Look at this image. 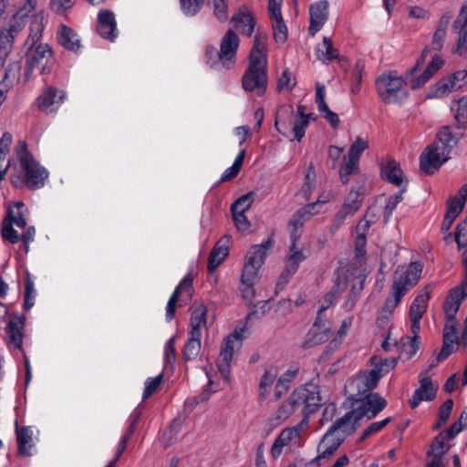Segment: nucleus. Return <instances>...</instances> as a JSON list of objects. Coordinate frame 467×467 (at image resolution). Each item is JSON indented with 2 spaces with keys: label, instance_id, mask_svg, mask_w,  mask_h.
<instances>
[{
  "label": "nucleus",
  "instance_id": "obj_1",
  "mask_svg": "<svg viewBox=\"0 0 467 467\" xmlns=\"http://www.w3.org/2000/svg\"><path fill=\"white\" fill-rule=\"evenodd\" d=\"M323 403L318 387L313 383L295 389L289 398L275 411L270 419L274 426L282 424L291 415L300 410L305 416L315 412Z\"/></svg>",
  "mask_w": 467,
  "mask_h": 467
},
{
  "label": "nucleus",
  "instance_id": "obj_2",
  "mask_svg": "<svg viewBox=\"0 0 467 467\" xmlns=\"http://www.w3.org/2000/svg\"><path fill=\"white\" fill-rule=\"evenodd\" d=\"M449 127H442L437 133V141L428 146L420 157V168L425 174H432L448 160L450 150L455 145Z\"/></svg>",
  "mask_w": 467,
  "mask_h": 467
},
{
  "label": "nucleus",
  "instance_id": "obj_3",
  "mask_svg": "<svg viewBox=\"0 0 467 467\" xmlns=\"http://www.w3.org/2000/svg\"><path fill=\"white\" fill-rule=\"evenodd\" d=\"M406 77L397 71H387L376 79V90L386 104H401L409 96Z\"/></svg>",
  "mask_w": 467,
  "mask_h": 467
},
{
  "label": "nucleus",
  "instance_id": "obj_4",
  "mask_svg": "<svg viewBox=\"0 0 467 467\" xmlns=\"http://www.w3.org/2000/svg\"><path fill=\"white\" fill-rule=\"evenodd\" d=\"M25 207L24 202H16L14 207L9 206L7 209L6 215L2 222V236L5 240L11 244H16L20 238L24 242V251L26 254L28 251V240H29V230L19 234L17 231L14 229V224L20 229H25L26 226V220L22 213L21 209Z\"/></svg>",
  "mask_w": 467,
  "mask_h": 467
},
{
  "label": "nucleus",
  "instance_id": "obj_5",
  "mask_svg": "<svg viewBox=\"0 0 467 467\" xmlns=\"http://www.w3.org/2000/svg\"><path fill=\"white\" fill-rule=\"evenodd\" d=\"M26 317L25 315L12 314L6 327L7 339L6 343L10 348H15L23 353L25 363V385L29 384V358L23 349L24 330Z\"/></svg>",
  "mask_w": 467,
  "mask_h": 467
},
{
  "label": "nucleus",
  "instance_id": "obj_6",
  "mask_svg": "<svg viewBox=\"0 0 467 467\" xmlns=\"http://www.w3.org/2000/svg\"><path fill=\"white\" fill-rule=\"evenodd\" d=\"M242 345L241 334L234 331L229 335L222 345L221 351L217 359L218 369L225 380L230 379V368L235 350Z\"/></svg>",
  "mask_w": 467,
  "mask_h": 467
},
{
  "label": "nucleus",
  "instance_id": "obj_7",
  "mask_svg": "<svg viewBox=\"0 0 467 467\" xmlns=\"http://www.w3.org/2000/svg\"><path fill=\"white\" fill-rule=\"evenodd\" d=\"M351 404L358 411V415L370 420L385 409L387 401L378 393L369 392L363 397L354 399Z\"/></svg>",
  "mask_w": 467,
  "mask_h": 467
},
{
  "label": "nucleus",
  "instance_id": "obj_8",
  "mask_svg": "<svg viewBox=\"0 0 467 467\" xmlns=\"http://www.w3.org/2000/svg\"><path fill=\"white\" fill-rule=\"evenodd\" d=\"M325 202H327L326 200H318L300 208L294 213L288 223L291 240L297 241L300 238L305 223L317 214L319 212L318 208Z\"/></svg>",
  "mask_w": 467,
  "mask_h": 467
},
{
  "label": "nucleus",
  "instance_id": "obj_9",
  "mask_svg": "<svg viewBox=\"0 0 467 467\" xmlns=\"http://www.w3.org/2000/svg\"><path fill=\"white\" fill-rule=\"evenodd\" d=\"M422 271L420 263H411L405 270H398L394 276L392 290H399L404 295L420 280Z\"/></svg>",
  "mask_w": 467,
  "mask_h": 467
},
{
  "label": "nucleus",
  "instance_id": "obj_10",
  "mask_svg": "<svg viewBox=\"0 0 467 467\" xmlns=\"http://www.w3.org/2000/svg\"><path fill=\"white\" fill-rule=\"evenodd\" d=\"M239 42L238 36L232 29L227 30L221 40V61H223V67L226 69L231 68L235 64Z\"/></svg>",
  "mask_w": 467,
  "mask_h": 467
},
{
  "label": "nucleus",
  "instance_id": "obj_11",
  "mask_svg": "<svg viewBox=\"0 0 467 467\" xmlns=\"http://www.w3.org/2000/svg\"><path fill=\"white\" fill-rule=\"evenodd\" d=\"M343 442V437L336 433L331 428L326 432L317 446V456L314 462L318 464L322 463L323 460L329 459L339 448Z\"/></svg>",
  "mask_w": 467,
  "mask_h": 467
},
{
  "label": "nucleus",
  "instance_id": "obj_12",
  "mask_svg": "<svg viewBox=\"0 0 467 467\" xmlns=\"http://www.w3.org/2000/svg\"><path fill=\"white\" fill-rule=\"evenodd\" d=\"M242 84L246 91H255L258 96H263L267 87L266 70L248 67L242 78Z\"/></svg>",
  "mask_w": 467,
  "mask_h": 467
},
{
  "label": "nucleus",
  "instance_id": "obj_13",
  "mask_svg": "<svg viewBox=\"0 0 467 467\" xmlns=\"http://www.w3.org/2000/svg\"><path fill=\"white\" fill-rule=\"evenodd\" d=\"M346 288V284L344 283L342 285V287H340V285L337 284L330 292L327 293L323 299L320 302V308L318 310L317 315V320L315 323V328L308 334L309 339L306 341V345H316L320 343L323 337H318V332L319 327L317 323L321 320L322 314L325 310H327L330 306L334 304V302L337 299V295L342 292Z\"/></svg>",
  "mask_w": 467,
  "mask_h": 467
},
{
  "label": "nucleus",
  "instance_id": "obj_14",
  "mask_svg": "<svg viewBox=\"0 0 467 467\" xmlns=\"http://www.w3.org/2000/svg\"><path fill=\"white\" fill-rule=\"evenodd\" d=\"M467 297V279H464L460 286L454 287L443 305L447 320L455 319L462 302Z\"/></svg>",
  "mask_w": 467,
  "mask_h": 467
},
{
  "label": "nucleus",
  "instance_id": "obj_15",
  "mask_svg": "<svg viewBox=\"0 0 467 467\" xmlns=\"http://www.w3.org/2000/svg\"><path fill=\"white\" fill-rule=\"evenodd\" d=\"M419 378L420 385L409 400L410 406L412 409L418 407L423 400H432L438 389V385L434 384L429 377L424 376L422 372L420 374Z\"/></svg>",
  "mask_w": 467,
  "mask_h": 467
},
{
  "label": "nucleus",
  "instance_id": "obj_16",
  "mask_svg": "<svg viewBox=\"0 0 467 467\" xmlns=\"http://www.w3.org/2000/svg\"><path fill=\"white\" fill-rule=\"evenodd\" d=\"M467 77L465 71H457L451 76L441 78L431 89V96L435 98L444 97L461 88L460 81Z\"/></svg>",
  "mask_w": 467,
  "mask_h": 467
},
{
  "label": "nucleus",
  "instance_id": "obj_17",
  "mask_svg": "<svg viewBox=\"0 0 467 467\" xmlns=\"http://www.w3.org/2000/svg\"><path fill=\"white\" fill-rule=\"evenodd\" d=\"M65 98L66 94L64 91L48 87L38 98L37 107L45 113H52L60 107Z\"/></svg>",
  "mask_w": 467,
  "mask_h": 467
},
{
  "label": "nucleus",
  "instance_id": "obj_18",
  "mask_svg": "<svg viewBox=\"0 0 467 467\" xmlns=\"http://www.w3.org/2000/svg\"><path fill=\"white\" fill-rule=\"evenodd\" d=\"M266 36L257 33L254 36V46L250 52V64L248 67L266 70Z\"/></svg>",
  "mask_w": 467,
  "mask_h": 467
},
{
  "label": "nucleus",
  "instance_id": "obj_19",
  "mask_svg": "<svg viewBox=\"0 0 467 467\" xmlns=\"http://www.w3.org/2000/svg\"><path fill=\"white\" fill-rule=\"evenodd\" d=\"M310 26L309 35L314 36L324 26L328 16V2L327 0L318 1L310 5Z\"/></svg>",
  "mask_w": 467,
  "mask_h": 467
},
{
  "label": "nucleus",
  "instance_id": "obj_20",
  "mask_svg": "<svg viewBox=\"0 0 467 467\" xmlns=\"http://www.w3.org/2000/svg\"><path fill=\"white\" fill-rule=\"evenodd\" d=\"M97 31L99 36L109 41H114L118 35L117 22L113 12L102 10L98 15Z\"/></svg>",
  "mask_w": 467,
  "mask_h": 467
},
{
  "label": "nucleus",
  "instance_id": "obj_21",
  "mask_svg": "<svg viewBox=\"0 0 467 467\" xmlns=\"http://www.w3.org/2000/svg\"><path fill=\"white\" fill-rule=\"evenodd\" d=\"M362 416L358 415V411L350 404V410L346 413L343 417L339 418L330 427L336 432L337 431H342L345 434H352L357 427L359 425V421L362 420Z\"/></svg>",
  "mask_w": 467,
  "mask_h": 467
},
{
  "label": "nucleus",
  "instance_id": "obj_22",
  "mask_svg": "<svg viewBox=\"0 0 467 467\" xmlns=\"http://www.w3.org/2000/svg\"><path fill=\"white\" fill-rule=\"evenodd\" d=\"M57 38L59 45L67 50L77 52L81 47V41L78 34L64 24L58 26Z\"/></svg>",
  "mask_w": 467,
  "mask_h": 467
},
{
  "label": "nucleus",
  "instance_id": "obj_23",
  "mask_svg": "<svg viewBox=\"0 0 467 467\" xmlns=\"http://www.w3.org/2000/svg\"><path fill=\"white\" fill-rule=\"evenodd\" d=\"M52 51L48 45L39 44L31 57V68L40 67L42 73L49 72L51 69Z\"/></svg>",
  "mask_w": 467,
  "mask_h": 467
},
{
  "label": "nucleus",
  "instance_id": "obj_24",
  "mask_svg": "<svg viewBox=\"0 0 467 467\" xmlns=\"http://www.w3.org/2000/svg\"><path fill=\"white\" fill-rule=\"evenodd\" d=\"M300 427L296 426L292 428L284 429L278 437L275 439L271 448V454L274 458L281 455L283 449L287 446L293 439L299 437Z\"/></svg>",
  "mask_w": 467,
  "mask_h": 467
},
{
  "label": "nucleus",
  "instance_id": "obj_25",
  "mask_svg": "<svg viewBox=\"0 0 467 467\" xmlns=\"http://www.w3.org/2000/svg\"><path fill=\"white\" fill-rule=\"evenodd\" d=\"M316 103L317 104L318 110L323 114V117L328 121V123L332 127L337 128L339 124V118L337 113L329 109L325 101L324 85H317Z\"/></svg>",
  "mask_w": 467,
  "mask_h": 467
},
{
  "label": "nucleus",
  "instance_id": "obj_26",
  "mask_svg": "<svg viewBox=\"0 0 467 467\" xmlns=\"http://www.w3.org/2000/svg\"><path fill=\"white\" fill-rule=\"evenodd\" d=\"M428 52H429L428 49L425 48L421 54L420 58L417 62V64L411 69H410L405 75L407 83L409 82L410 84V87L412 89H417V88L422 87L432 77L429 72L424 70L423 73H421L419 77L413 78L418 68L423 65Z\"/></svg>",
  "mask_w": 467,
  "mask_h": 467
},
{
  "label": "nucleus",
  "instance_id": "obj_27",
  "mask_svg": "<svg viewBox=\"0 0 467 467\" xmlns=\"http://www.w3.org/2000/svg\"><path fill=\"white\" fill-rule=\"evenodd\" d=\"M428 52H429L428 49L425 48L421 54L420 58L417 62V64L411 69H410L405 75L407 83L409 82L410 84V87L412 89H417V88L422 87L432 77L429 72L424 70L423 73H421L419 77L413 78L418 68L423 65Z\"/></svg>",
  "mask_w": 467,
  "mask_h": 467
},
{
  "label": "nucleus",
  "instance_id": "obj_28",
  "mask_svg": "<svg viewBox=\"0 0 467 467\" xmlns=\"http://www.w3.org/2000/svg\"><path fill=\"white\" fill-rule=\"evenodd\" d=\"M241 34L250 36L255 26V19L250 12L239 10L231 19Z\"/></svg>",
  "mask_w": 467,
  "mask_h": 467
},
{
  "label": "nucleus",
  "instance_id": "obj_29",
  "mask_svg": "<svg viewBox=\"0 0 467 467\" xmlns=\"http://www.w3.org/2000/svg\"><path fill=\"white\" fill-rule=\"evenodd\" d=\"M272 244V241L267 240L262 244L253 245L247 253L244 262L260 269L265 263L267 250Z\"/></svg>",
  "mask_w": 467,
  "mask_h": 467
},
{
  "label": "nucleus",
  "instance_id": "obj_30",
  "mask_svg": "<svg viewBox=\"0 0 467 467\" xmlns=\"http://www.w3.org/2000/svg\"><path fill=\"white\" fill-rule=\"evenodd\" d=\"M316 55L324 64H328L339 57V51L334 47L330 37L324 36L322 42L316 47Z\"/></svg>",
  "mask_w": 467,
  "mask_h": 467
},
{
  "label": "nucleus",
  "instance_id": "obj_31",
  "mask_svg": "<svg viewBox=\"0 0 467 467\" xmlns=\"http://www.w3.org/2000/svg\"><path fill=\"white\" fill-rule=\"evenodd\" d=\"M429 298L430 291L427 288L415 297L410 307V319L422 318L428 307Z\"/></svg>",
  "mask_w": 467,
  "mask_h": 467
},
{
  "label": "nucleus",
  "instance_id": "obj_32",
  "mask_svg": "<svg viewBox=\"0 0 467 467\" xmlns=\"http://www.w3.org/2000/svg\"><path fill=\"white\" fill-rule=\"evenodd\" d=\"M382 176L389 182L400 186L402 183V171L398 162L393 160H388L381 168Z\"/></svg>",
  "mask_w": 467,
  "mask_h": 467
},
{
  "label": "nucleus",
  "instance_id": "obj_33",
  "mask_svg": "<svg viewBox=\"0 0 467 467\" xmlns=\"http://www.w3.org/2000/svg\"><path fill=\"white\" fill-rule=\"evenodd\" d=\"M39 0H31V12L36 11L34 15H31V37L33 39H39L44 30V13L43 9L38 6Z\"/></svg>",
  "mask_w": 467,
  "mask_h": 467
},
{
  "label": "nucleus",
  "instance_id": "obj_34",
  "mask_svg": "<svg viewBox=\"0 0 467 467\" xmlns=\"http://www.w3.org/2000/svg\"><path fill=\"white\" fill-rule=\"evenodd\" d=\"M305 109V106L299 105L294 120L293 133L298 141L305 136L306 130L309 124V115H306Z\"/></svg>",
  "mask_w": 467,
  "mask_h": 467
},
{
  "label": "nucleus",
  "instance_id": "obj_35",
  "mask_svg": "<svg viewBox=\"0 0 467 467\" xmlns=\"http://www.w3.org/2000/svg\"><path fill=\"white\" fill-rule=\"evenodd\" d=\"M228 247L218 243L212 250L208 259V271L213 273L228 255Z\"/></svg>",
  "mask_w": 467,
  "mask_h": 467
},
{
  "label": "nucleus",
  "instance_id": "obj_36",
  "mask_svg": "<svg viewBox=\"0 0 467 467\" xmlns=\"http://www.w3.org/2000/svg\"><path fill=\"white\" fill-rule=\"evenodd\" d=\"M47 178V171L31 159V189L42 187Z\"/></svg>",
  "mask_w": 467,
  "mask_h": 467
},
{
  "label": "nucleus",
  "instance_id": "obj_37",
  "mask_svg": "<svg viewBox=\"0 0 467 467\" xmlns=\"http://www.w3.org/2000/svg\"><path fill=\"white\" fill-rule=\"evenodd\" d=\"M362 194L358 191H350L344 200L342 209L353 216L361 207Z\"/></svg>",
  "mask_w": 467,
  "mask_h": 467
},
{
  "label": "nucleus",
  "instance_id": "obj_38",
  "mask_svg": "<svg viewBox=\"0 0 467 467\" xmlns=\"http://www.w3.org/2000/svg\"><path fill=\"white\" fill-rule=\"evenodd\" d=\"M446 435L441 432L435 437L431 444V448L427 452L429 458L442 459L444 454L448 451L449 447L445 444Z\"/></svg>",
  "mask_w": 467,
  "mask_h": 467
},
{
  "label": "nucleus",
  "instance_id": "obj_39",
  "mask_svg": "<svg viewBox=\"0 0 467 467\" xmlns=\"http://www.w3.org/2000/svg\"><path fill=\"white\" fill-rule=\"evenodd\" d=\"M296 375V370L288 369L278 379L275 389V395L277 399H280L288 391L289 385L295 379Z\"/></svg>",
  "mask_w": 467,
  "mask_h": 467
},
{
  "label": "nucleus",
  "instance_id": "obj_40",
  "mask_svg": "<svg viewBox=\"0 0 467 467\" xmlns=\"http://www.w3.org/2000/svg\"><path fill=\"white\" fill-rule=\"evenodd\" d=\"M298 267L299 265L296 262L286 256L285 268L279 276L276 286L283 289L287 285L290 277L296 273Z\"/></svg>",
  "mask_w": 467,
  "mask_h": 467
},
{
  "label": "nucleus",
  "instance_id": "obj_41",
  "mask_svg": "<svg viewBox=\"0 0 467 467\" xmlns=\"http://www.w3.org/2000/svg\"><path fill=\"white\" fill-rule=\"evenodd\" d=\"M201 338L190 336L182 350L183 358L186 361L196 358L201 350Z\"/></svg>",
  "mask_w": 467,
  "mask_h": 467
},
{
  "label": "nucleus",
  "instance_id": "obj_42",
  "mask_svg": "<svg viewBox=\"0 0 467 467\" xmlns=\"http://www.w3.org/2000/svg\"><path fill=\"white\" fill-rule=\"evenodd\" d=\"M277 376L278 368L276 367L272 366L265 368L259 383L260 394L262 396H265L268 393L269 388L273 385Z\"/></svg>",
  "mask_w": 467,
  "mask_h": 467
},
{
  "label": "nucleus",
  "instance_id": "obj_43",
  "mask_svg": "<svg viewBox=\"0 0 467 467\" xmlns=\"http://www.w3.org/2000/svg\"><path fill=\"white\" fill-rule=\"evenodd\" d=\"M370 362L374 366L375 371L380 375V378L392 370L397 365V359L393 358L378 359L376 357H373L370 358Z\"/></svg>",
  "mask_w": 467,
  "mask_h": 467
},
{
  "label": "nucleus",
  "instance_id": "obj_44",
  "mask_svg": "<svg viewBox=\"0 0 467 467\" xmlns=\"http://www.w3.org/2000/svg\"><path fill=\"white\" fill-rule=\"evenodd\" d=\"M14 40V35L10 30H2L0 33V62L2 65L5 64V58L7 57Z\"/></svg>",
  "mask_w": 467,
  "mask_h": 467
},
{
  "label": "nucleus",
  "instance_id": "obj_45",
  "mask_svg": "<svg viewBox=\"0 0 467 467\" xmlns=\"http://www.w3.org/2000/svg\"><path fill=\"white\" fill-rule=\"evenodd\" d=\"M273 35L276 43L283 44L287 39V27L283 17L271 19Z\"/></svg>",
  "mask_w": 467,
  "mask_h": 467
},
{
  "label": "nucleus",
  "instance_id": "obj_46",
  "mask_svg": "<svg viewBox=\"0 0 467 467\" xmlns=\"http://www.w3.org/2000/svg\"><path fill=\"white\" fill-rule=\"evenodd\" d=\"M449 23V19L444 17L439 23V26L436 31L433 34V38L431 42V48L434 50H441L443 47V43L446 36V28Z\"/></svg>",
  "mask_w": 467,
  "mask_h": 467
},
{
  "label": "nucleus",
  "instance_id": "obj_47",
  "mask_svg": "<svg viewBox=\"0 0 467 467\" xmlns=\"http://www.w3.org/2000/svg\"><path fill=\"white\" fill-rule=\"evenodd\" d=\"M380 379V375H379L374 368L360 372L357 375V382L367 385V388L370 390L377 387Z\"/></svg>",
  "mask_w": 467,
  "mask_h": 467
},
{
  "label": "nucleus",
  "instance_id": "obj_48",
  "mask_svg": "<svg viewBox=\"0 0 467 467\" xmlns=\"http://www.w3.org/2000/svg\"><path fill=\"white\" fill-rule=\"evenodd\" d=\"M345 390L350 395L352 400L356 398L363 397L362 395L365 396L371 391L367 388V385L357 382V376L348 380Z\"/></svg>",
  "mask_w": 467,
  "mask_h": 467
},
{
  "label": "nucleus",
  "instance_id": "obj_49",
  "mask_svg": "<svg viewBox=\"0 0 467 467\" xmlns=\"http://www.w3.org/2000/svg\"><path fill=\"white\" fill-rule=\"evenodd\" d=\"M296 78L292 72L286 68L279 76L277 79V89L279 92H289L296 86Z\"/></svg>",
  "mask_w": 467,
  "mask_h": 467
},
{
  "label": "nucleus",
  "instance_id": "obj_50",
  "mask_svg": "<svg viewBox=\"0 0 467 467\" xmlns=\"http://www.w3.org/2000/svg\"><path fill=\"white\" fill-rule=\"evenodd\" d=\"M254 201V192H249L238 198L231 206L232 213H243L247 211Z\"/></svg>",
  "mask_w": 467,
  "mask_h": 467
},
{
  "label": "nucleus",
  "instance_id": "obj_51",
  "mask_svg": "<svg viewBox=\"0 0 467 467\" xmlns=\"http://www.w3.org/2000/svg\"><path fill=\"white\" fill-rule=\"evenodd\" d=\"M205 57L206 62L211 67L216 70L225 68L223 61H221V51H218L214 47H208L206 48Z\"/></svg>",
  "mask_w": 467,
  "mask_h": 467
},
{
  "label": "nucleus",
  "instance_id": "obj_52",
  "mask_svg": "<svg viewBox=\"0 0 467 467\" xmlns=\"http://www.w3.org/2000/svg\"><path fill=\"white\" fill-rule=\"evenodd\" d=\"M28 12L26 9H20L17 11L10 20V26L7 30L13 34L14 32L19 31L23 28L27 21Z\"/></svg>",
  "mask_w": 467,
  "mask_h": 467
},
{
  "label": "nucleus",
  "instance_id": "obj_53",
  "mask_svg": "<svg viewBox=\"0 0 467 467\" xmlns=\"http://www.w3.org/2000/svg\"><path fill=\"white\" fill-rule=\"evenodd\" d=\"M368 148V141L361 137H358L357 140L350 145L348 152V157L359 161L362 152Z\"/></svg>",
  "mask_w": 467,
  "mask_h": 467
},
{
  "label": "nucleus",
  "instance_id": "obj_54",
  "mask_svg": "<svg viewBox=\"0 0 467 467\" xmlns=\"http://www.w3.org/2000/svg\"><path fill=\"white\" fill-rule=\"evenodd\" d=\"M358 161L348 157L344 158V164L339 170L340 178L343 183L348 182V176L358 171Z\"/></svg>",
  "mask_w": 467,
  "mask_h": 467
},
{
  "label": "nucleus",
  "instance_id": "obj_55",
  "mask_svg": "<svg viewBox=\"0 0 467 467\" xmlns=\"http://www.w3.org/2000/svg\"><path fill=\"white\" fill-rule=\"evenodd\" d=\"M404 296L403 293L399 290H392L391 295L386 298L385 304L382 308V313L387 315H391L393 310L398 306L400 302V299Z\"/></svg>",
  "mask_w": 467,
  "mask_h": 467
},
{
  "label": "nucleus",
  "instance_id": "obj_56",
  "mask_svg": "<svg viewBox=\"0 0 467 467\" xmlns=\"http://www.w3.org/2000/svg\"><path fill=\"white\" fill-rule=\"evenodd\" d=\"M390 421H391V418H386L383 420L371 423L367 429L364 430V431L362 432V435L358 439V442H362L368 437L379 432Z\"/></svg>",
  "mask_w": 467,
  "mask_h": 467
},
{
  "label": "nucleus",
  "instance_id": "obj_57",
  "mask_svg": "<svg viewBox=\"0 0 467 467\" xmlns=\"http://www.w3.org/2000/svg\"><path fill=\"white\" fill-rule=\"evenodd\" d=\"M228 4L229 0H212L213 15L221 22H225L228 18Z\"/></svg>",
  "mask_w": 467,
  "mask_h": 467
},
{
  "label": "nucleus",
  "instance_id": "obj_58",
  "mask_svg": "<svg viewBox=\"0 0 467 467\" xmlns=\"http://www.w3.org/2000/svg\"><path fill=\"white\" fill-rule=\"evenodd\" d=\"M29 440V433L27 427H23L20 430L16 428V441H17V454L26 456L28 454L26 450V443Z\"/></svg>",
  "mask_w": 467,
  "mask_h": 467
},
{
  "label": "nucleus",
  "instance_id": "obj_59",
  "mask_svg": "<svg viewBox=\"0 0 467 467\" xmlns=\"http://www.w3.org/2000/svg\"><path fill=\"white\" fill-rule=\"evenodd\" d=\"M211 384L212 381L210 380L209 385L204 388L199 396L186 400L185 406L188 407L190 410H192L200 402H205L210 399L211 394L214 391L210 389Z\"/></svg>",
  "mask_w": 467,
  "mask_h": 467
},
{
  "label": "nucleus",
  "instance_id": "obj_60",
  "mask_svg": "<svg viewBox=\"0 0 467 467\" xmlns=\"http://www.w3.org/2000/svg\"><path fill=\"white\" fill-rule=\"evenodd\" d=\"M420 348V340L406 337L402 338L401 352L406 354L408 358H411Z\"/></svg>",
  "mask_w": 467,
  "mask_h": 467
},
{
  "label": "nucleus",
  "instance_id": "obj_61",
  "mask_svg": "<svg viewBox=\"0 0 467 467\" xmlns=\"http://www.w3.org/2000/svg\"><path fill=\"white\" fill-rule=\"evenodd\" d=\"M162 374L158 375L155 378H149L145 381V389L143 391V399H148L153 393L157 391L162 382Z\"/></svg>",
  "mask_w": 467,
  "mask_h": 467
},
{
  "label": "nucleus",
  "instance_id": "obj_62",
  "mask_svg": "<svg viewBox=\"0 0 467 467\" xmlns=\"http://www.w3.org/2000/svg\"><path fill=\"white\" fill-rule=\"evenodd\" d=\"M455 119L462 125H467V97H462L457 101Z\"/></svg>",
  "mask_w": 467,
  "mask_h": 467
},
{
  "label": "nucleus",
  "instance_id": "obj_63",
  "mask_svg": "<svg viewBox=\"0 0 467 467\" xmlns=\"http://www.w3.org/2000/svg\"><path fill=\"white\" fill-rule=\"evenodd\" d=\"M459 38L453 48V52L459 56H463L467 52V27L458 28Z\"/></svg>",
  "mask_w": 467,
  "mask_h": 467
},
{
  "label": "nucleus",
  "instance_id": "obj_64",
  "mask_svg": "<svg viewBox=\"0 0 467 467\" xmlns=\"http://www.w3.org/2000/svg\"><path fill=\"white\" fill-rule=\"evenodd\" d=\"M455 241L460 249L467 247V220L457 225Z\"/></svg>",
  "mask_w": 467,
  "mask_h": 467
}]
</instances>
